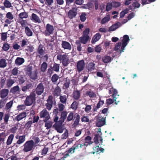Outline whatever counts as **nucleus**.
<instances>
[{
    "mask_svg": "<svg viewBox=\"0 0 160 160\" xmlns=\"http://www.w3.org/2000/svg\"><path fill=\"white\" fill-rule=\"evenodd\" d=\"M57 58L60 61L64 67L67 66L70 63L69 57L65 54H62L61 53H58L57 55Z\"/></svg>",
    "mask_w": 160,
    "mask_h": 160,
    "instance_id": "obj_1",
    "label": "nucleus"
},
{
    "mask_svg": "<svg viewBox=\"0 0 160 160\" xmlns=\"http://www.w3.org/2000/svg\"><path fill=\"white\" fill-rule=\"evenodd\" d=\"M36 94L33 92H31L29 96H27L24 101V104L26 106L31 105L35 100Z\"/></svg>",
    "mask_w": 160,
    "mask_h": 160,
    "instance_id": "obj_2",
    "label": "nucleus"
},
{
    "mask_svg": "<svg viewBox=\"0 0 160 160\" xmlns=\"http://www.w3.org/2000/svg\"><path fill=\"white\" fill-rule=\"evenodd\" d=\"M23 151L25 152H27L32 150L34 146V142L32 140H28L23 145Z\"/></svg>",
    "mask_w": 160,
    "mask_h": 160,
    "instance_id": "obj_3",
    "label": "nucleus"
},
{
    "mask_svg": "<svg viewBox=\"0 0 160 160\" xmlns=\"http://www.w3.org/2000/svg\"><path fill=\"white\" fill-rule=\"evenodd\" d=\"M47 109L46 108H44L39 113L40 118L41 119H43V120H45V121L49 120L50 118L49 112Z\"/></svg>",
    "mask_w": 160,
    "mask_h": 160,
    "instance_id": "obj_4",
    "label": "nucleus"
},
{
    "mask_svg": "<svg viewBox=\"0 0 160 160\" xmlns=\"http://www.w3.org/2000/svg\"><path fill=\"white\" fill-rule=\"evenodd\" d=\"M54 30L53 26L48 23L46 24V30L43 32V34L46 36H49L53 33Z\"/></svg>",
    "mask_w": 160,
    "mask_h": 160,
    "instance_id": "obj_5",
    "label": "nucleus"
},
{
    "mask_svg": "<svg viewBox=\"0 0 160 160\" xmlns=\"http://www.w3.org/2000/svg\"><path fill=\"white\" fill-rule=\"evenodd\" d=\"M44 89L43 84L41 82L37 85L35 89H33V92L36 91V94L38 96H40L43 93Z\"/></svg>",
    "mask_w": 160,
    "mask_h": 160,
    "instance_id": "obj_6",
    "label": "nucleus"
},
{
    "mask_svg": "<svg viewBox=\"0 0 160 160\" xmlns=\"http://www.w3.org/2000/svg\"><path fill=\"white\" fill-rule=\"evenodd\" d=\"M47 103L45 104L46 108L48 111L52 109L53 104V97L52 95H49L47 100Z\"/></svg>",
    "mask_w": 160,
    "mask_h": 160,
    "instance_id": "obj_7",
    "label": "nucleus"
},
{
    "mask_svg": "<svg viewBox=\"0 0 160 160\" xmlns=\"http://www.w3.org/2000/svg\"><path fill=\"white\" fill-rule=\"evenodd\" d=\"M77 69L79 72L82 71L85 67V63L83 60L79 61L77 63Z\"/></svg>",
    "mask_w": 160,
    "mask_h": 160,
    "instance_id": "obj_8",
    "label": "nucleus"
},
{
    "mask_svg": "<svg viewBox=\"0 0 160 160\" xmlns=\"http://www.w3.org/2000/svg\"><path fill=\"white\" fill-rule=\"evenodd\" d=\"M77 14V9L75 8H72L68 12V17L71 19L74 18Z\"/></svg>",
    "mask_w": 160,
    "mask_h": 160,
    "instance_id": "obj_9",
    "label": "nucleus"
},
{
    "mask_svg": "<svg viewBox=\"0 0 160 160\" xmlns=\"http://www.w3.org/2000/svg\"><path fill=\"white\" fill-rule=\"evenodd\" d=\"M27 113L25 112H22L20 113L18 115L16 116L15 119L13 118V117H12L13 118V120H17V121H19L23 118H26L27 115Z\"/></svg>",
    "mask_w": 160,
    "mask_h": 160,
    "instance_id": "obj_10",
    "label": "nucleus"
},
{
    "mask_svg": "<svg viewBox=\"0 0 160 160\" xmlns=\"http://www.w3.org/2000/svg\"><path fill=\"white\" fill-rule=\"evenodd\" d=\"M43 48H44L43 47V46L40 44L39 45L37 50V52L39 54L38 55V56L40 58H42V56L44 53L45 51L43 49Z\"/></svg>",
    "mask_w": 160,
    "mask_h": 160,
    "instance_id": "obj_11",
    "label": "nucleus"
},
{
    "mask_svg": "<svg viewBox=\"0 0 160 160\" xmlns=\"http://www.w3.org/2000/svg\"><path fill=\"white\" fill-rule=\"evenodd\" d=\"M80 120V116L78 114H76L74 115L73 119L74 122L72 124V126L74 128L76 127L79 123Z\"/></svg>",
    "mask_w": 160,
    "mask_h": 160,
    "instance_id": "obj_12",
    "label": "nucleus"
},
{
    "mask_svg": "<svg viewBox=\"0 0 160 160\" xmlns=\"http://www.w3.org/2000/svg\"><path fill=\"white\" fill-rule=\"evenodd\" d=\"M62 47L64 49L71 50L72 49V46L70 44L66 41H62L61 44Z\"/></svg>",
    "mask_w": 160,
    "mask_h": 160,
    "instance_id": "obj_13",
    "label": "nucleus"
},
{
    "mask_svg": "<svg viewBox=\"0 0 160 160\" xmlns=\"http://www.w3.org/2000/svg\"><path fill=\"white\" fill-rule=\"evenodd\" d=\"M30 19L32 21L38 23H40L41 22V20L39 17L34 13L32 14Z\"/></svg>",
    "mask_w": 160,
    "mask_h": 160,
    "instance_id": "obj_14",
    "label": "nucleus"
},
{
    "mask_svg": "<svg viewBox=\"0 0 160 160\" xmlns=\"http://www.w3.org/2000/svg\"><path fill=\"white\" fill-rule=\"evenodd\" d=\"M62 124L61 122H59V124H57L56 123L53 125V127L58 132L62 133L63 131L61 126Z\"/></svg>",
    "mask_w": 160,
    "mask_h": 160,
    "instance_id": "obj_15",
    "label": "nucleus"
},
{
    "mask_svg": "<svg viewBox=\"0 0 160 160\" xmlns=\"http://www.w3.org/2000/svg\"><path fill=\"white\" fill-rule=\"evenodd\" d=\"M99 102L97 103L96 106L94 107L92 109V111L93 112H96L97 110L102 105L104 104V101L102 100L100 98H99Z\"/></svg>",
    "mask_w": 160,
    "mask_h": 160,
    "instance_id": "obj_16",
    "label": "nucleus"
},
{
    "mask_svg": "<svg viewBox=\"0 0 160 160\" xmlns=\"http://www.w3.org/2000/svg\"><path fill=\"white\" fill-rule=\"evenodd\" d=\"M33 87V84L28 82L25 86L22 87V90L23 92H26L28 90L32 89Z\"/></svg>",
    "mask_w": 160,
    "mask_h": 160,
    "instance_id": "obj_17",
    "label": "nucleus"
},
{
    "mask_svg": "<svg viewBox=\"0 0 160 160\" xmlns=\"http://www.w3.org/2000/svg\"><path fill=\"white\" fill-rule=\"evenodd\" d=\"M92 139L91 137L90 136H88L86 137L84 139V142L83 143V146H88L92 144L93 143L91 141Z\"/></svg>",
    "mask_w": 160,
    "mask_h": 160,
    "instance_id": "obj_18",
    "label": "nucleus"
},
{
    "mask_svg": "<svg viewBox=\"0 0 160 160\" xmlns=\"http://www.w3.org/2000/svg\"><path fill=\"white\" fill-rule=\"evenodd\" d=\"M61 112V117L60 118V120L59 121V122H61V123L62 124V122H64L65 120L67 118V112L65 111H64Z\"/></svg>",
    "mask_w": 160,
    "mask_h": 160,
    "instance_id": "obj_19",
    "label": "nucleus"
},
{
    "mask_svg": "<svg viewBox=\"0 0 160 160\" xmlns=\"http://www.w3.org/2000/svg\"><path fill=\"white\" fill-rule=\"evenodd\" d=\"M101 37V34L99 33H97L93 37L91 42L92 44L95 43L96 42L98 41Z\"/></svg>",
    "mask_w": 160,
    "mask_h": 160,
    "instance_id": "obj_20",
    "label": "nucleus"
},
{
    "mask_svg": "<svg viewBox=\"0 0 160 160\" xmlns=\"http://www.w3.org/2000/svg\"><path fill=\"white\" fill-rule=\"evenodd\" d=\"M25 62L24 59L20 57H18L15 61V63L16 65L20 66L23 63Z\"/></svg>",
    "mask_w": 160,
    "mask_h": 160,
    "instance_id": "obj_21",
    "label": "nucleus"
},
{
    "mask_svg": "<svg viewBox=\"0 0 160 160\" xmlns=\"http://www.w3.org/2000/svg\"><path fill=\"white\" fill-rule=\"evenodd\" d=\"M105 119L102 118L96 122V125L98 127H101L105 124Z\"/></svg>",
    "mask_w": 160,
    "mask_h": 160,
    "instance_id": "obj_22",
    "label": "nucleus"
},
{
    "mask_svg": "<svg viewBox=\"0 0 160 160\" xmlns=\"http://www.w3.org/2000/svg\"><path fill=\"white\" fill-rule=\"evenodd\" d=\"M95 64L93 62H90L87 65V68L89 71H92L95 68Z\"/></svg>",
    "mask_w": 160,
    "mask_h": 160,
    "instance_id": "obj_23",
    "label": "nucleus"
},
{
    "mask_svg": "<svg viewBox=\"0 0 160 160\" xmlns=\"http://www.w3.org/2000/svg\"><path fill=\"white\" fill-rule=\"evenodd\" d=\"M68 98V95H60L59 97L60 102L63 104H66Z\"/></svg>",
    "mask_w": 160,
    "mask_h": 160,
    "instance_id": "obj_24",
    "label": "nucleus"
},
{
    "mask_svg": "<svg viewBox=\"0 0 160 160\" xmlns=\"http://www.w3.org/2000/svg\"><path fill=\"white\" fill-rule=\"evenodd\" d=\"M89 38V36H85L82 35L81 37L79 38V40H80L81 43L85 44L88 42Z\"/></svg>",
    "mask_w": 160,
    "mask_h": 160,
    "instance_id": "obj_25",
    "label": "nucleus"
},
{
    "mask_svg": "<svg viewBox=\"0 0 160 160\" xmlns=\"http://www.w3.org/2000/svg\"><path fill=\"white\" fill-rule=\"evenodd\" d=\"M24 71L25 73L28 76L31 75L32 72V67L30 65H28L27 67L24 68Z\"/></svg>",
    "mask_w": 160,
    "mask_h": 160,
    "instance_id": "obj_26",
    "label": "nucleus"
},
{
    "mask_svg": "<svg viewBox=\"0 0 160 160\" xmlns=\"http://www.w3.org/2000/svg\"><path fill=\"white\" fill-rule=\"evenodd\" d=\"M44 122L45 123V127L47 129H48L51 128L53 122L51 121L48 120H47L46 121H45V120H43Z\"/></svg>",
    "mask_w": 160,
    "mask_h": 160,
    "instance_id": "obj_27",
    "label": "nucleus"
},
{
    "mask_svg": "<svg viewBox=\"0 0 160 160\" xmlns=\"http://www.w3.org/2000/svg\"><path fill=\"white\" fill-rule=\"evenodd\" d=\"M61 91V89L58 86L56 87L54 91L53 95L54 96L58 97L59 96Z\"/></svg>",
    "mask_w": 160,
    "mask_h": 160,
    "instance_id": "obj_28",
    "label": "nucleus"
},
{
    "mask_svg": "<svg viewBox=\"0 0 160 160\" xmlns=\"http://www.w3.org/2000/svg\"><path fill=\"white\" fill-rule=\"evenodd\" d=\"M72 95L73 98L75 100H78L80 97V92L78 90L74 91Z\"/></svg>",
    "mask_w": 160,
    "mask_h": 160,
    "instance_id": "obj_29",
    "label": "nucleus"
},
{
    "mask_svg": "<svg viewBox=\"0 0 160 160\" xmlns=\"http://www.w3.org/2000/svg\"><path fill=\"white\" fill-rule=\"evenodd\" d=\"M48 67V64L46 62H44L42 64L40 67V70L43 72H45Z\"/></svg>",
    "mask_w": 160,
    "mask_h": 160,
    "instance_id": "obj_30",
    "label": "nucleus"
},
{
    "mask_svg": "<svg viewBox=\"0 0 160 160\" xmlns=\"http://www.w3.org/2000/svg\"><path fill=\"white\" fill-rule=\"evenodd\" d=\"M93 139L94 142L96 144H98L99 143V140H100L101 142H102V137L100 136L98 134H96L95 135V137Z\"/></svg>",
    "mask_w": 160,
    "mask_h": 160,
    "instance_id": "obj_31",
    "label": "nucleus"
},
{
    "mask_svg": "<svg viewBox=\"0 0 160 160\" xmlns=\"http://www.w3.org/2000/svg\"><path fill=\"white\" fill-rule=\"evenodd\" d=\"M25 33L28 36L30 37L32 35L33 32L32 30L28 26L25 27Z\"/></svg>",
    "mask_w": 160,
    "mask_h": 160,
    "instance_id": "obj_32",
    "label": "nucleus"
},
{
    "mask_svg": "<svg viewBox=\"0 0 160 160\" xmlns=\"http://www.w3.org/2000/svg\"><path fill=\"white\" fill-rule=\"evenodd\" d=\"M9 91L8 89H4L0 91L1 96L2 98H4L6 97L8 95Z\"/></svg>",
    "mask_w": 160,
    "mask_h": 160,
    "instance_id": "obj_33",
    "label": "nucleus"
},
{
    "mask_svg": "<svg viewBox=\"0 0 160 160\" xmlns=\"http://www.w3.org/2000/svg\"><path fill=\"white\" fill-rule=\"evenodd\" d=\"M52 68L53 71L58 72L59 71L60 65L59 64L54 63L53 64V66H52Z\"/></svg>",
    "mask_w": 160,
    "mask_h": 160,
    "instance_id": "obj_34",
    "label": "nucleus"
},
{
    "mask_svg": "<svg viewBox=\"0 0 160 160\" xmlns=\"http://www.w3.org/2000/svg\"><path fill=\"white\" fill-rule=\"evenodd\" d=\"M102 60L104 63H108L112 60L110 56L107 55L104 56L102 58Z\"/></svg>",
    "mask_w": 160,
    "mask_h": 160,
    "instance_id": "obj_35",
    "label": "nucleus"
},
{
    "mask_svg": "<svg viewBox=\"0 0 160 160\" xmlns=\"http://www.w3.org/2000/svg\"><path fill=\"white\" fill-rule=\"evenodd\" d=\"M25 135H23L20 136L18 137V139L17 141V143L18 144H20L23 143L25 141Z\"/></svg>",
    "mask_w": 160,
    "mask_h": 160,
    "instance_id": "obj_36",
    "label": "nucleus"
},
{
    "mask_svg": "<svg viewBox=\"0 0 160 160\" xmlns=\"http://www.w3.org/2000/svg\"><path fill=\"white\" fill-rule=\"evenodd\" d=\"M59 78V76L57 74H54L51 77V81L54 83H55Z\"/></svg>",
    "mask_w": 160,
    "mask_h": 160,
    "instance_id": "obj_37",
    "label": "nucleus"
},
{
    "mask_svg": "<svg viewBox=\"0 0 160 160\" xmlns=\"http://www.w3.org/2000/svg\"><path fill=\"white\" fill-rule=\"evenodd\" d=\"M86 94L87 96H88L90 98H94L96 97V93L91 90L87 91Z\"/></svg>",
    "mask_w": 160,
    "mask_h": 160,
    "instance_id": "obj_38",
    "label": "nucleus"
},
{
    "mask_svg": "<svg viewBox=\"0 0 160 160\" xmlns=\"http://www.w3.org/2000/svg\"><path fill=\"white\" fill-rule=\"evenodd\" d=\"M112 92L113 94L112 96L113 97V98L114 99V101L115 102V104H117L118 103L116 102V99L118 98V97L119 96V95L118 94V92L115 89H113V90Z\"/></svg>",
    "mask_w": 160,
    "mask_h": 160,
    "instance_id": "obj_39",
    "label": "nucleus"
},
{
    "mask_svg": "<svg viewBox=\"0 0 160 160\" xmlns=\"http://www.w3.org/2000/svg\"><path fill=\"white\" fill-rule=\"evenodd\" d=\"M78 102L77 101H74L71 104V108L73 110H76L78 108Z\"/></svg>",
    "mask_w": 160,
    "mask_h": 160,
    "instance_id": "obj_40",
    "label": "nucleus"
},
{
    "mask_svg": "<svg viewBox=\"0 0 160 160\" xmlns=\"http://www.w3.org/2000/svg\"><path fill=\"white\" fill-rule=\"evenodd\" d=\"M123 39L122 40V43L127 45L130 39L128 35H125L123 36Z\"/></svg>",
    "mask_w": 160,
    "mask_h": 160,
    "instance_id": "obj_41",
    "label": "nucleus"
},
{
    "mask_svg": "<svg viewBox=\"0 0 160 160\" xmlns=\"http://www.w3.org/2000/svg\"><path fill=\"white\" fill-rule=\"evenodd\" d=\"M119 27V26L118 23H115L114 24L112 25L111 26L109 29V31H113L116 30Z\"/></svg>",
    "mask_w": 160,
    "mask_h": 160,
    "instance_id": "obj_42",
    "label": "nucleus"
},
{
    "mask_svg": "<svg viewBox=\"0 0 160 160\" xmlns=\"http://www.w3.org/2000/svg\"><path fill=\"white\" fill-rule=\"evenodd\" d=\"M28 17V13L25 12H21L19 14V18L21 19H22L23 18H26Z\"/></svg>",
    "mask_w": 160,
    "mask_h": 160,
    "instance_id": "obj_43",
    "label": "nucleus"
},
{
    "mask_svg": "<svg viewBox=\"0 0 160 160\" xmlns=\"http://www.w3.org/2000/svg\"><path fill=\"white\" fill-rule=\"evenodd\" d=\"M21 46L22 48H23L25 47V46L28 45L29 44V42L28 40L23 39L21 41Z\"/></svg>",
    "mask_w": 160,
    "mask_h": 160,
    "instance_id": "obj_44",
    "label": "nucleus"
},
{
    "mask_svg": "<svg viewBox=\"0 0 160 160\" xmlns=\"http://www.w3.org/2000/svg\"><path fill=\"white\" fill-rule=\"evenodd\" d=\"M74 113L73 112H70L67 118V120L68 122H69L73 120L74 118Z\"/></svg>",
    "mask_w": 160,
    "mask_h": 160,
    "instance_id": "obj_45",
    "label": "nucleus"
},
{
    "mask_svg": "<svg viewBox=\"0 0 160 160\" xmlns=\"http://www.w3.org/2000/svg\"><path fill=\"white\" fill-rule=\"evenodd\" d=\"M19 90V87L17 85L15 87H14L12 88L11 89V92H12V93L15 94L16 92L17 91H18Z\"/></svg>",
    "mask_w": 160,
    "mask_h": 160,
    "instance_id": "obj_46",
    "label": "nucleus"
},
{
    "mask_svg": "<svg viewBox=\"0 0 160 160\" xmlns=\"http://www.w3.org/2000/svg\"><path fill=\"white\" fill-rule=\"evenodd\" d=\"M19 83L20 84H22L26 81V78L23 76H21L18 78Z\"/></svg>",
    "mask_w": 160,
    "mask_h": 160,
    "instance_id": "obj_47",
    "label": "nucleus"
},
{
    "mask_svg": "<svg viewBox=\"0 0 160 160\" xmlns=\"http://www.w3.org/2000/svg\"><path fill=\"white\" fill-rule=\"evenodd\" d=\"M7 63L4 59H2L0 60V67L4 68L6 66Z\"/></svg>",
    "mask_w": 160,
    "mask_h": 160,
    "instance_id": "obj_48",
    "label": "nucleus"
},
{
    "mask_svg": "<svg viewBox=\"0 0 160 160\" xmlns=\"http://www.w3.org/2000/svg\"><path fill=\"white\" fill-rule=\"evenodd\" d=\"M110 19V17L109 16H108L107 17H105L102 19L101 21V23L102 24H105L106 22L109 21Z\"/></svg>",
    "mask_w": 160,
    "mask_h": 160,
    "instance_id": "obj_49",
    "label": "nucleus"
},
{
    "mask_svg": "<svg viewBox=\"0 0 160 160\" xmlns=\"http://www.w3.org/2000/svg\"><path fill=\"white\" fill-rule=\"evenodd\" d=\"M34 48L33 46L31 45H29V46H27L25 50L28 52H32L34 51Z\"/></svg>",
    "mask_w": 160,
    "mask_h": 160,
    "instance_id": "obj_50",
    "label": "nucleus"
},
{
    "mask_svg": "<svg viewBox=\"0 0 160 160\" xmlns=\"http://www.w3.org/2000/svg\"><path fill=\"white\" fill-rule=\"evenodd\" d=\"M58 109L59 110L60 112L63 111L65 107L63 103H59L58 104Z\"/></svg>",
    "mask_w": 160,
    "mask_h": 160,
    "instance_id": "obj_51",
    "label": "nucleus"
},
{
    "mask_svg": "<svg viewBox=\"0 0 160 160\" xmlns=\"http://www.w3.org/2000/svg\"><path fill=\"white\" fill-rule=\"evenodd\" d=\"M28 76L30 77L32 79L35 80L36 79H37V73L35 72L34 73H32V72L31 73V75H28Z\"/></svg>",
    "mask_w": 160,
    "mask_h": 160,
    "instance_id": "obj_52",
    "label": "nucleus"
},
{
    "mask_svg": "<svg viewBox=\"0 0 160 160\" xmlns=\"http://www.w3.org/2000/svg\"><path fill=\"white\" fill-rule=\"evenodd\" d=\"M86 14L85 12L82 13L80 16V20L82 22H84L86 20Z\"/></svg>",
    "mask_w": 160,
    "mask_h": 160,
    "instance_id": "obj_53",
    "label": "nucleus"
},
{
    "mask_svg": "<svg viewBox=\"0 0 160 160\" xmlns=\"http://www.w3.org/2000/svg\"><path fill=\"white\" fill-rule=\"evenodd\" d=\"M53 71L52 68V66H50L48 69L47 72V74L48 75L51 76L53 74Z\"/></svg>",
    "mask_w": 160,
    "mask_h": 160,
    "instance_id": "obj_54",
    "label": "nucleus"
},
{
    "mask_svg": "<svg viewBox=\"0 0 160 160\" xmlns=\"http://www.w3.org/2000/svg\"><path fill=\"white\" fill-rule=\"evenodd\" d=\"M32 123V121H29L25 124V127L26 128H29L31 127Z\"/></svg>",
    "mask_w": 160,
    "mask_h": 160,
    "instance_id": "obj_55",
    "label": "nucleus"
},
{
    "mask_svg": "<svg viewBox=\"0 0 160 160\" xmlns=\"http://www.w3.org/2000/svg\"><path fill=\"white\" fill-rule=\"evenodd\" d=\"M48 150V148L47 147H44L43 149L42 150L41 152V155L45 156V155Z\"/></svg>",
    "mask_w": 160,
    "mask_h": 160,
    "instance_id": "obj_56",
    "label": "nucleus"
},
{
    "mask_svg": "<svg viewBox=\"0 0 160 160\" xmlns=\"http://www.w3.org/2000/svg\"><path fill=\"white\" fill-rule=\"evenodd\" d=\"M132 5V7L134 8L133 9H134L136 8H139L140 6V4L138 3L137 2H133Z\"/></svg>",
    "mask_w": 160,
    "mask_h": 160,
    "instance_id": "obj_57",
    "label": "nucleus"
},
{
    "mask_svg": "<svg viewBox=\"0 0 160 160\" xmlns=\"http://www.w3.org/2000/svg\"><path fill=\"white\" fill-rule=\"evenodd\" d=\"M83 146V143H75L73 146L74 147V148H75V150L77 149H78L79 148H82Z\"/></svg>",
    "mask_w": 160,
    "mask_h": 160,
    "instance_id": "obj_58",
    "label": "nucleus"
},
{
    "mask_svg": "<svg viewBox=\"0 0 160 160\" xmlns=\"http://www.w3.org/2000/svg\"><path fill=\"white\" fill-rule=\"evenodd\" d=\"M82 122H88L89 121V119L87 116H83L81 118Z\"/></svg>",
    "mask_w": 160,
    "mask_h": 160,
    "instance_id": "obj_59",
    "label": "nucleus"
},
{
    "mask_svg": "<svg viewBox=\"0 0 160 160\" xmlns=\"http://www.w3.org/2000/svg\"><path fill=\"white\" fill-rule=\"evenodd\" d=\"M121 5L120 3L118 2H113L112 6L114 8H118Z\"/></svg>",
    "mask_w": 160,
    "mask_h": 160,
    "instance_id": "obj_60",
    "label": "nucleus"
},
{
    "mask_svg": "<svg viewBox=\"0 0 160 160\" xmlns=\"http://www.w3.org/2000/svg\"><path fill=\"white\" fill-rule=\"evenodd\" d=\"M90 31V29L89 28H86L83 31V34L82 35L85 36H89L88 34L89 33V32Z\"/></svg>",
    "mask_w": 160,
    "mask_h": 160,
    "instance_id": "obj_61",
    "label": "nucleus"
},
{
    "mask_svg": "<svg viewBox=\"0 0 160 160\" xmlns=\"http://www.w3.org/2000/svg\"><path fill=\"white\" fill-rule=\"evenodd\" d=\"M91 108H92L91 105H87L85 109V111L86 112L88 113L90 112Z\"/></svg>",
    "mask_w": 160,
    "mask_h": 160,
    "instance_id": "obj_62",
    "label": "nucleus"
},
{
    "mask_svg": "<svg viewBox=\"0 0 160 160\" xmlns=\"http://www.w3.org/2000/svg\"><path fill=\"white\" fill-rule=\"evenodd\" d=\"M70 84V81L69 80H66V82H65L64 85V88L66 89L68 88L69 86V84Z\"/></svg>",
    "mask_w": 160,
    "mask_h": 160,
    "instance_id": "obj_63",
    "label": "nucleus"
},
{
    "mask_svg": "<svg viewBox=\"0 0 160 160\" xmlns=\"http://www.w3.org/2000/svg\"><path fill=\"white\" fill-rule=\"evenodd\" d=\"M18 68L16 67H15L12 71V74L14 76L17 75L18 73Z\"/></svg>",
    "mask_w": 160,
    "mask_h": 160,
    "instance_id": "obj_64",
    "label": "nucleus"
}]
</instances>
